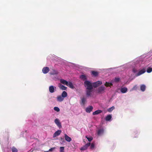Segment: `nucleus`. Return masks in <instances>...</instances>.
Wrapping results in <instances>:
<instances>
[{
    "label": "nucleus",
    "instance_id": "obj_1",
    "mask_svg": "<svg viewBox=\"0 0 152 152\" xmlns=\"http://www.w3.org/2000/svg\"><path fill=\"white\" fill-rule=\"evenodd\" d=\"M84 85L86 89L92 90L93 88L92 84L88 81L86 80L84 83Z\"/></svg>",
    "mask_w": 152,
    "mask_h": 152
},
{
    "label": "nucleus",
    "instance_id": "obj_2",
    "mask_svg": "<svg viewBox=\"0 0 152 152\" xmlns=\"http://www.w3.org/2000/svg\"><path fill=\"white\" fill-rule=\"evenodd\" d=\"M102 84V81H98L96 82L93 83L92 85L94 88H96Z\"/></svg>",
    "mask_w": 152,
    "mask_h": 152
},
{
    "label": "nucleus",
    "instance_id": "obj_3",
    "mask_svg": "<svg viewBox=\"0 0 152 152\" xmlns=\"http://www.w3.org/2000/svg\"><path fill=\"white\" fill-rule=\"evenodd\" d=\"M54 122L59 128H61L62 127L61 123L58 119L56 118L55 119Z\"/></svg>",
    "mask_w": 152,
    "mask_h": 152
},
{
    "label": "nucleus",
    "instance_id": "obj_4",
    "mask_svg": "<svg viewBox=\"0 0 152 152\" xmlns=\"http://www.w3.org/2000/svg\"><path fill=\"white\" fill-rule=\"evenodd\" d=\"M90 145V143L89 142L87 143L85 145H83L80 148V150L81 151H84L87 149L88 148Z\"/></svg>",
    "mask_w": 152,
    "mask_h": 152
},
{
    "label": "nucleus",
    "instance_id": "obj_5",
    "mask_svg": "<svg viewBox=\"0 0 152 152\" xmlns=\"http://www.w3.org/2000/svg\"><path fill=\"white\" fill-rule=\"evenodd\" d=\"M145 72V70L144 69H142L140 70L139 72L137 73L136 74L135 76L136 77L138 76L141 75L143 74Z\"/></svg>",
    "mask_w": 152,
    "mask_h": 152
},
{
    "label": "nucleus",
    "instance_id": "obj_6",
    "mask_svg": "<svg viewBox=\"0 0 152 152\" xmlns=\"http://www.w3.org/2000/svg\"><path fill=\"white\" fill-rule=\"evenodd\" d=\"M105 89V87L103 86H101L98 89V93L100 94L103 93L104 92Z\"/></svg>",
    "mask_w": 152,
    "mask_h": 152
},
{
    "label": "nucleus",
    "instance_id": "obj_7",
    "mask_svg": "<svg viewBox=\"0 0 152 152\" xmlns=\"http://www.w3.org/2000/svg\"><path fill=\"white\" fill-rule=\"evenodd\" d=\"M49 89L50 92L51 93H53L54 92L55 90L56 89V87L55 86H49Z\"/></svg>",
    "mask_w": 152,
    "mask_h": 152
},
{
    "label": "nucleus",
    "instance_id": "obj_8",
    "mask_svg": "<svg viewBox=\"0 0 152 152\" xmlns=\"http://www.w3.org/2000/svg\"><path fill=\"white\" fill-rule=\"evenodd\" d=\"M49 68L48 67H44L42 69V72L44 74H46L48 73L49 72Z\"/></svg>",
    "mask_w": 152,
    "mask_h": 152
},
{
    "label": "nucleus",
    "instance_id": "obj_9",
    "mask_svg": "<svg viewBox=\"0 0 152 152\" xmlns=\"http://www.w3.org/2000/svg\"><path fill=\"white\" fill-rule=\"evenodd\" d=\"M61 132V131L59 130H58L56 131V132L53 134V137H55L57 136H58L60 134Z\"/></svg>",
    "mask_w": 152,
    "mask_h": 152
},
{
    "label": "nucleus",
    "instance_id": "obj_10",
    "mask_svg": "<svg viewBox=\"0 0 152 152\" xmlns=\"http://www.w3.org/2000/svg\"><path fill=\"white\" fill-rule=\"evenodd\" d=\"M93 109V107L91 106L87 107L86 109V112L88 113H90Z\"/></svg>",
    "mask_w": 152,
    "mask_h": 152
},
{
    "label": "nucleus",
    "instance_id": "obj_11",
    "mask_svg": "<svg viewBox=\"0 0 152 152\" xmlns=\"http://www.w3.org/2000/svg\"><path fill=\"white\" fill-rule=\"evenodd\" d=\"M64 100V98L61 96H58L57 97V100L59 102H61Z\"/></svg>",
    "mask_w": 152,
    "mask_h": 152
},
{
    "label": "nucleus",
    "instance_id": "obj_12",
    "mask_svg": "<svg viewBox=\"0 0 152 152\" xmlns=\"http://www.w3.org/2000/svg\"><path fill=\"white\" fill-rule=\"evenodd\" d=\"M65 138V140L68 142H70L72 140L71 138L69 137L66 134H64Z\"/></svg>",
    "mask_w": 152,
    "mask_h": 152
},
{
    "label": "nucleus",
    "instance_id": "obj_13",
    "mask_svg": "<svg viewBox=\"0 0 152 152\" xmlns=\"http://www.w3.org/2000/svg\"><path fill=\"white\" fill-rule=\"evenodd\" d=\"M60 81L61 83L66 85V86L67 85L68 82L66 80L63 79H61Z\"/></svg>",
    "mask_w": 152,
    "mask_h": 152
},
{
    "label": "nucleus",
    "instance_id": "obj_14",
    "mask_svg": "<svg viewBox=\"0 0 152 152\" xmlns=\"http://www.w3.org/2000/svg\"><path fill=\"white\" fill-rule=\"evenodd\" d=\"M104 132V130L103 129H100L98 130L97 132V134L99 136H100L102 135Z\"/></svg>",
    "mask_w": 152,
    "mask_h": 152
},
{
    "label": "nucleus",
    "instance_id": "obj_15",
    "mask_svg": "<svg viewBox=\"0 0 152 152\" xmlns=\"http://www.w3.org/2000/svg\"><path fill=\"white\" fill-rule=\"evenodd\" d=\"M102 112V111L101 110H96L95 112L93 113V115H95L99 114Z\"/></svg>",
    "mask_w": 152,
    "mask_h": 152
},
{
    "label": "nucleus",
    "instance_id": "obj_16",
    "mask_svg": "<svg viewBox=\"0 0 152 152\" xmlns=\"http://www.w3.org/2000/svg\"><path fill=\"white\" fill-rule=\"evenodd\" d=\"M92 90L86 89V94L87 96H90L91 94V93L92 91Z\"/></svg>",
    "mask_w": 152,
    "mask_h": 152
},
{
    "label": "nucleus",
    "instance_id": "obj_17",
    "mask_svg": "<svg viewBox=\"0 0 152 152\" xmlns=\"http://www.w3.org/2000/svg\"><path fill=\"white\" fill-rule=\"evenodd\" d=\"M127 91V88L126 87H124L121 88V92L123 93H126Z\"/></svg>",
    "mask_w": 152,
    "mask_h": 152
},
{
    "label": "nucleus",
    "instance_id": "obj_18",
    "mask_svg": "<svg viewBox=\"0 0 152 152\" xmlns=\"http://www.w3.org/2000/svg\"><path fill=\"white\" fill-rule=\"evenodd\" d=\"M66 86L72 89H73L74 88V87L73 86L72 83L70 82H68L67 85Z\"/></svg>",
    "mask_w": 152,
    "mask_h": 152
},
{
    "label": "nucleus",
    "instance_id": "obj_19",
    "mask_svg": "<svg viewBox=\"0 0 152 152\" xmlns=\"http://www.w3.org/2000/svg\"><path fill=\"white\" fill-rule=\"evenodd\" d=\"M59 87L62 90H66L67 88L65 86H64L63 85H62V84H59Z\"/></svg>",
    "mask_w": 152,
    "mask_h": 152
},
{
    "label": "nucleus",
    "instance_id": "obj_20",
    "mask_svg": "<svg viewBox=\"0 0 152 152\" xmlns=\"http://www.w3.org/2000/svg\"><path fill=\"white\" fill-rule=\"evenodd\" d=\"M146 88V86L144 85H142L140 86V89L142 91H144Z\"/></svg>",
    "mask_w": 152,
    "mask_h": 152
},
{
    "label": "nucleus",
    "instance_id": "obj_21",
    "mask_svg": "<svg viewBox=\"0 0 152 152\" xmlns=\"http://www.w3.org/2000/svg\"><path fill=\"white\" fill-rule=\"evenodd\" d=\"M67 96V93L65 91H63L62 94L61 96H62L64 98L66 97Z\"/></svg>",
    "mask_w": 152,
    "mask_h": 152
},
{
    "label": "nucleus",
    "instance_id": "obj_22",
    "mask_svg": "<svg viewBox=\"0 0 152 152\" xmlns=\"http://www.w3.org/2000/svg\"><path fill=\"white\" fill-rule=\"evenodd\" d=\"M91 72V74L94 76H97L99 74L98 72L96 71H92Z\"/></svg>",
    "mask_w": 152,
    "mask_h": 152
},
{
    "label": "nucleus",
    "instance_id": "obj_23",
    "mask_svg": "<svg viewBox=\"0 0 152 152\" xmlns=\"http://www.w3.org/2000/svg\"><path fill=\"white\" fill-rule=\"evenodd\" d=\"M112 118V116L111 115H109L107 116L105 118V120L106 121H110Z\"/></svg>",
    "mask_w": 152,
    "mask_h": 152
},
{
    "label": "nucleus",
    "instance_id": "obj_24",
    "mask_svg": "<svg viewBox=\"0 0 152 152\" xmlns=\"http://www.w3.org/2000/svg\"><path fill=\"white\" fill-rule=\"evenodd\" d=\"M80 77L83 80H85L87 79L86 76L84 75H81L80 76Z\"/></svg>",
    "mask_w": 152,
    "mask_h": 152
},
{
    "label": "nucleus",
    "instance_id": "obj_25",
    "mask_svg": "<svg viewBox=\"0 0 152 152\" xmlns=\"http://www.w3.org/2000/svg\"><path fill=\"white\" fill-rule=\"evenodd\" d=\"M86 101V99L84 97L83 98L81 99V104L84 105L85 103V102Z\"/></svg>",
    "mask_w": 152,
    "mask_h": 152
},
{
    "label": "nucleus",
    "instance_id": "obj_26",
    "mask_svg": "<svg viewBox=\"0 0 152 152\" xmlns=\"http://www.w3.org/2000/svg\"><path fill=\"white\" fill-rule=\"evenodd\" d=\"M112 84L111 83H109L107 82H106L105 84V86H106L107 87L108 86H112Z\"/></svg>",
    "mask_w": 152,
    "mask_h": 152
},
{
    "label": "nucleus",
    "instance_id": "obj_27",
    "mask_svg": "<svg viewBox=\"0 0 152 152\" xmlns=\"http://www.w3.org/2000/svg\"><path fill=\"white\" fill-rule=\"evenodd\" d=\"M11 150L12 152H17L18 151L17 149L14 147L12 148Z\"/></svg>",
    "mask_w": 152,
    "mask_h": 152
},
{
    "label": "nucleus",
    "instance_id": "obj_28",
    "mask_svg": "<svg viewBox=\"0 0 152 152\" xmlns=\"http://www.w3.org/2000/svg\"><path fill=\"white\" fill-rule=\"evenodd\" d=\"M114 109L115 107L114 106H112L111 107L108 108L107 110L109 112H111Z\"/></svg>",
    "mask_w": 152,
    "mask_h": 152
},
{
    "label": "nucleus",
    "instance_id": "obj_29",
    "mask_svg": "<svg viewBox=\"0 0 152 152\" xmlns=\"http://www.w3.org/2000/svg\"><path fill=\"white\" fill-rule=\"evenodd\" d=\"M152 71V68L150 67H149L148 68L147 72L148 73H149Z\"/></svg>",
    "mask_w": 152,
    "mask_h": 152
},
{
    "label": "nucleus",
    "instance_id": "obj_30",
    "mask_svg": "<svg viewBox=\"0 0 152 152\" xmlns=\"http://www.w3.org/2000/svg\"><path fill=\"white\" fill-rule=\"evenodd\" d=\"M86 137L87 139L90 142L93 140V138L92 137H88L87 136H86Z\"/></svg>",
    "mask_w": 152,
    "mask_h": 152
},
{
    "label": "nucleus",
    "instance_id": "obj_31",
    "mask_svg": "<svg viewBox=\"0 0 152 152\" xmlns=\"http://www.w3.org/2000/svg\"><path fill=\"white\" fill-rule=\"evenodd\" d=\"M54 110L55 111H57V112H59L60 111V109L58 107H54Z\"/></svg>",
    "mask_w": 152,
    "mask_h": 152
},
{
    "label": "nucleus",
    "instance_id": "obj_32",
    "mask_svg": "<svg viewBox=\"0 0 152 152\" xmlns=\"http://www.w3.org/2000/svg\"><path fill=\"white\" fill-rule=\"evenodd\" d=\"M137 71H138V70H137V69H136V68H134L132 69V72L134 73H136L137 72Z\"/></svg>",
    "mask_w": 152,
    "mask_h": 152
},
{
    "label": "nucleus",
    "instance_id": "obj_33",
    "mask_svg": "<svg viewBox=\"0 0 152 152\" xmlns=\"http://www.w3.org/2000/svg\"><path fill=\"white\" fill-rule=\"evenodd\" d=\"M64 147H60V152H64Z\"/></svg>",
    "mask_w": 152,
    "mask_h": 152
},
{
    "label": "nucleus",
    "instance_id": "obj_34",
    "mask_svg": "<svg viewBox=\"0 0 152 152\" xmlns=\"http://www.w3.org/2000/svg\"><path fill=\"white\" fill-rule=\"evenodd\" d=\"M120 80V78H115L114 80L115 81V82H118Z\"/></svg>",
    "mask_w": 152,
    "mask_h": 152
},
{
    "label": "nucleus",
    "instance_id": "obj_35",
    "mask_svg": "<svg viewBox=\"0 0 152 152\" xmlns=\"http://www.w3.org/2000/svg\"><path fill=\"white\" fill-rule=\"evenodd\" d=\"M58 74V72L56 71H54V72H53L52 73V75H57Z\"/></svg>",
    "mask_w": 152,
    "mask_h": 152
},
{
    "label": "nucleus",
    "instance_id": "obj_36",
    "mask_svg": "<svg viewBox=\"0 0 152 152\" xmlns=\"http://www.w3.org/2000/svg\"><path fill=\"white\" fill-rule=\"evenodd\" d=\"M94 143H92L90 146L91 148L93 149V148H94Z\"/></svg>",
    "mask_w": 152,
    "mask_h": 152
},
{
    "label": "nucleus",
    "instance_id": "obj_37",
    "mask_svg": "<svg viewBox=\"0 0 152 152\" xmlns=\"http://www.w3.org/2000/svg\"><path fill=\"white\" fill-rule=\"evenodd\" d=\"M55 149V147L52 148H51L50 149H49V151H52Z\"/></svg>",
    "mask_w": 152,
    "mask_h": 152
},
{
    "label": "nucleus",
    "instance_id": "obj_38",
    "mask_svg": "<svg viewBox=\"0 0 152 152\" xmlns=\"http://www.w3.org/2000/svg\"><path fill=\"white\" fill-rule=\"evenodd\" d=\"M44 152H49V151H45Z\"/></svg>",
    "mask_w": 152,
    "mask_h": 152
}]
</instances>
